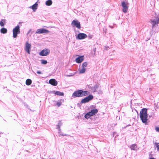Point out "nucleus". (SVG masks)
I'll return each instance as SVG.
<instances>
[{"instance_id":"obj_1","label":"nucleus","mask_w":159,"mask_h":159,"mask_svg":"<svg viewBox=\"0 0 159 159\" xmlns=\"http://www.w3.org/2000/svg\"><path fill=\"white\" fill-rule=\"evenodd\" d=\"M139 116L142 122L145 124H147L148 117L147 109L143 108L141 110Z\"/></svg>"},{"instance_id":"obj_2","label":"nucleus","mask_w":159,"mask_h":159,"mask_svg":"<svg viewBox=\"0 0 159 159\" xmlns=\"http://www.w3.org/2000/svg\"><path fill=\"white\" fill-rule=\"evenodd\" d=\"M90 93V92L87 91H84L82 90H79L73 93L72 97L73 98L83 97L87 96Z\"/></svg>"},{"instance_id":"obj_3","label":"nucleus","mask_w":159,"mask_h":159,"mask_svg":"<svg viewBox=\"0 0 159 159\" xmlns=\"http://www.w3.org/2000/svg\"><path fill=\"white\" fill-rule=\"evenodd\" d=\"M20 27L19 25H17L13 29V37L14 38H16L17 35L20 34Z\"/></svg>"},{"instance_id":"obj_4","label":"nucleus","mask_w":159,"mask_h":159,"mask_svg":"<svg viewBox=\"0 0 159 159\" xmlns=\"http://www.w3.org/2000/svg\"><path fill=\"white\" fill-rule=\"evenodd\" d=\"M93 96L92 95H89L88 96L82 99L81 102L82 103H84L88 102L90 101L93 99Z\"/></svg>"},{"instance_id":"obj_5","label":"nucleus","mask_w":159,"mask_h":159,"mask_svg":"<svg viewBox=\"0 0 159 159\" xmlns=\"http://www.w3.org/2000/svg\"><path fill=\"white\" fill-rule=\"evenodd\" d=\"M50 50L48 49H44L39 53V55L41 56H45L48 55L50 53Z\"/></svg>"},{"instance_id":"obj_6","label":"nucleus","mask_w":159,"mask_h":159,"mask_svg":"<svg viewBox=\"0 0 159 159\" xmlns=\"http://www.w3.org/2000/svg\"><path fill=\"white\" fill-rule=\"evenodd\" d=\"M31 48V45L30 43H29L28 41H26L25 43V51L29 54L30 53V49Z\"/></svg>"},{"instance_id":"obj_7","label":"nucleus","mask_w":159,"mask_h":159,"mask_svg":"<svg viewBox=\"0 0 159 159\" xmlns=\"http://www.w3.org/2000/svg\"><path fill=\"white\" fill-rule=\"evenodd\" d=\"M121 5L123 8L122 9L123 12L126 13L128 8V3L123 1L122 2Z\"/></svg>"},{"instance_id":"obj_8","label":"nucleus","mask_w":159,"mask_h":159,"mask_svg":"<svg viewBox=\"0 0 159 159\" xmlns=\"http://www.w3.org/2000/svg\"><path fill=\"white\" fill-rule=\"evenodd\" d=\"M87 35L84 33H80L76 36V38L77 39H83L87 38Z\"/></svg>"},{"instance_id":"obj_9","label":"nucleus","mask_w":159,"mask_h":159,"mask_svg":"<svg viewBox=\"0 0 159 159\" xmlns=\"http://www.w3.org/2000/svg\"><path fill=\"white\" fill-rule=\"evenodd\" d=\"M49 32V31L44 29H38L37 30L35 33L36 34H46L48 33Z\"/></svg>"},{"instance_id":"obj_10","label":"nucleus","mask_w":159,"mask_h":159,"mask_svg":"<svg viewBox=\"0 0 159 159\" xmlns=\"http://www.w3.org/2000/svg\"><path fill=\"white\" fill-rule=\"evenodd\" d=\"M71 24L74 25L78 29H80L81 27L80 22L77 20H74L72 21Z\"/></svg>"},{"instance_id":"obj_11","label":"nucleus","mask_w":159,"mask_h":159,"mask_svg":"<svg viewBox=\"0 0 159 159\" xmlns=\"http://www.w3.org/2000/svg\"><path fill=\"white\" fill-rule=\"evenodd\" d=\"M84 59V57L83 56H80L75 59V61L77 63L81 62Z\"/></svg>"},{"instance_id":"obj_12","label":"nucleus","mask_w":159,"mask_h":159,"mask_svg":"<svg viewBox=\"0 0 159 159\" xmlns=\"http://www.w3.org/2000/svg\"><path fill=\"white\" fill-rule=\"evenodd\" d=\"M38 7V5L37 2H36L33 5L29 7V8L32 9L33 11H34L37 9Z\"/></svg>"},{"instance_id":"obj_13","label":"nucleus","mask_w":159,"mask_h":159,"mask_svg":"<svg viewBox=\"0 0 159 159\" xmlns=\"http://www.w3.org/2000/svg\"><path fill=\"white\" fill-rule=\"evenodd\" d=\"M49 83L53 86H56L57 84V81L55 79H51L49 80Z\"/></svg>"},{"instance_id":"obj_14","label":"nucleus","mask_w":159,"mask_h":159,"mask_svg":"<svg viewBox=\"0 0 159 159\" xmlns=\"http://www.w3.org/2000/svg\"><path fill=\"white\" fill-rule=\"evenodd\" d=\"M62 125V123L61 121H60L58 123L57 125V129L58 130V133L59 134L61 131V129H60V127Z\"/></svg>"},{"instance_id":"obj_15","label":"nucleus","mask_w":159,"mask_h":159,"mask_svg":"<svg viewBox=\"0 0 159 159\" xmlns=\"http://www.w3.org/2000/svg\"><path fill=\"white\" fill-rule=\"evenodd\" d=\"M137 145L136 144H134L130 146V148L132 150H136L137 149Z\"/></svg>"},{"instance_id":"obj_16","label":"nucleus","mask_w":159,"mask_h":159,"mask_svg":"<svg viewBox=\"0 0 159 159\" xmlns=\"http://www.w3.org/2000/svg\"><path fill=\"white\" fill-rule=\"evenodd\" d=\"M52 92L53 93H54L55 95H57L59 96H63L64 94L63 92H61L60 91H53Z\"/></svg>"},{"instance_id":"obj_17","label":"nucleus","mask_w":159,"mask_h":159,"mask_svg":"<svg viewBox=\"0 0 159 159\" xmlns=\"http://www.w3.org/2000/svg\"><path fill=\"white\" fill-rule=\"evenodd\" d=\"M52 1L51 0H48L46 1L45 4L47 6H50L52 4Z\"/></svg>"},{"instance_id":"obj_18","label":"nucleus","mask_w":159,"mask_h":159,"mask_svg":"<svg viewBox=\"0 0 159 159\" xmlns=\"http://www.w3.org/2000/svg\"><path fill=\"white\" fill-rule=\"evenodd\" d=\"M7 30L4 28H2L0 30L1 33L3 34L7 33Z\"/></svg>"},{"instance_id":"obj_19","label":"nucleus","mask_w":159,"mask_h":159,"mask_svg":"<svg viewBox=\"0 0 159 159\" xmlns=\"http://www.w3.org/2000/svg\"><path fill=\"white\" fill-rule=\"evenodd\" d=\"M32 83V80L30 79H27L25 82V84L27 85H30Z\"/></svg>"},{"instance_id":"obj_20","label":"nucleus","mask_w":159,"mask_h":159,"mask_svg":"<svg viewBox=\"0 0 159 159\" xmlns=\"http://www.w3.org/2000/svg\"><path fill=\"white\" fill-rule=\"evenodd\" d=\"M79 73L80 74H83L84 73L86 70V68L82 67L81 69H79Z\"/></svg>"},{"instance_id":"obj_21","label":"nucleus","mask_w":159,"mask_h":159,"mask_svg":"<svg viewBox=\"0 0 159 159\" xmlns=\"http://www.w3.org/2000/svg\"><path fill=\"white\" fill-rule=\"evenodd\" d=\"M5 20L4 19L2 20L0 22V25L1 26H4V23L5 22Z\"/></svg>"},{"instance_id":"obj_22","label":"nucleus","mask_w":159,"mask_h":159,"mask_svg":"<svg viewBox=\"0 0 159 159\" xmlns=\"http://www.w3.org/2000/svg\"><path fill=\"white\" fill-rule=\"evenodd\" d=\"M91 111L93 115H95V114H96L98 112V110L96 109L92 110Z\"/></svg>"},{"instance_id":"obj_23","label":"nucleus","mask_w":159,"mask_h":159,"mask_svg":"<svg viewBox=\"0 0 159 159\" xmlns=\"http://www.w3.org/2000/svg\"><path fill=\"white\" fill-rule=\"evenodd\" d=\"M88 64L87 62H84L82 64V67L83 68H86V67L87 66Z\"/></svg>"},{"instance_id":"obj_24","label":"nucleus","mask_w":159,"mask_h":159,"mask_svg":"<svg viewBox=\"0 0 159 159\" xmlns=\"http://www.w3.org/2000/svg\"><path fill=\"white\" fill-rule=\"evenodd\" d=\"M76 73V72L70 73L69 75H66V76L67 77H70L74 76Z\"/></svg>"},{"instance_id":"obj_25","label":"nucleus","mask_w":159,"mask_h":159,"mask_svg":"<svg viewBox=\"0 0 159 159\" xmlns=\"http://www.w3.org/2000/svg\"><path fill=\"white\" fill-rule=\"evenodd\" d=\"M41 64H46L47 63V61L46 60H41Z\"/></svg>"},{"instance_id":"obj_26","label":"nucleus","mask_w":159,"mask_h":159,"mask_svg":"<svg viewBox=\"0 0 159 159\" xmlns=\"http://www.w3.org/2000/svg\"><path fill=\"white\" fill-rule=\"evenodd\" d=\"M99 86L98 85H95L94 86V89H94V92H95V91H98L97 90H98V89L99 88Z\"/></svg>"},{"instance_id":"obj_27","label":"nucleus","mask_w":159,"mask_h":159,"mask_svg":"<svg viewBox=\"0 0 159 159\" xmlns=\"http://www.w3.org/2000/svg\"><path fill=\"white\" fill-rule=\"evenodd\" d=\"M155 146L158 151H159V143H155Z\"/></svg>"},{"instance_id":"obj_28","label":"nucleus","mask_w":159,"mask_h":159,"mask_svg":"<svg viewBox=\"0 0 159 159\" xmlns=\"http://www.w3.org/2000/svg\"><path fill=\"white\" fill-rule=\"evenodd\" d=\"M90 116H89V115L88 113L84 116V117L87 119H89V118H90Z\"/></svg>"},{"instance_id":"obj_29","label":"nucleus","mask_w":159,"mask_h":159,"mask_svg":"<svg viewBox=\"0 0 159 159\" xmlns=\"http://www.w3.org/2000/svg\"><path fill=\"white\" fill-rule=\"evenodd\" d=\"M61 104V102H58L57 103V105L58 107H60Z\"/></svg>"},{"instance_id":"obj_30","label":"nucleus","mask_w":159,"mask_h":159,"mask_svg":"<svg viewBox=\"0 0 159 159\" xmlns=\"http://www.w3.org/2000/svg\"><path fill=\"white\" fill-rule=\"evenodd\" d=\"M88 113L89 114V116H92L93 115H94L91 112V111L88 112Z\"/></svg>"},{"instance_id":"obj_31","label":"nucleus","mask_w":159,"mask_h":159,"mask_svg":"<svg viewBox=\"0 0 159 159\" xmlns=\"http://www.w3.org/2000/svg\"><path fill=\"white\" fill-rule=\"evenodd\" d=\"M155 130L159 132V127H156L155 128Z\"/></svg>"},{"instance_id":"obj_32","label":"nucleus","mask_w":159,"mask_h":159,"mask_svg":"<svg viewBox=\"0 0 159 159\" xmlns=\"http://www.w3.org/2000/svg\"><path fill=\"white\" fill-rule=\"evenodd\" d=\"M37 74H42L41 72L40 71H38L37 72Z\"/></svg>"},{"instance_id":"obj_33","label":"nucleus","mask_w":159,"mask_h":159,"mask_svg":"<svg viewBox=\"0 0 159 159\" xmlns=\"http://www.w3.org/2000/svg\"><path fill=\"white\" fill-rule=\"evenodd\" d=\"M65 135H66V134H65V135H64V134H59V136H65Z\"/></svg>"},{"instance_id":"obj_34","label":"nucleus","mask_w":159,"mask_h":159,"mask_svg":"<svg viewBox=\"0 0 159 159\" xmlns=\"http://www.w3.org/2000/svg\"><path fill=\"white\" fill-rule=\"evenodd\" d=\"M98 93H102V91L101 90H99V92H98Z\"/></svg>"},{"instance_id":"obj_35","label":"nucleus","mask_w":159,"mask_h":159,"mask_svg":"<svg viewBox=\"0 0 159 159\" xmlns=\"http://www.w3.org/2000/svg\"><path fill=\"white\" fill-rule=\"evenodd\" d=\"M31 29H30L28 32V34H29L31 32Z\"/></svg>"},{"instance_id":"obj_36","label":"nucleus","mask_w":159,"mask_h":159,"mask_svg":"<svg viewBox=\"0 0 159 159\" xmlns=\"http://www.w3.org/2000/svg\"><path fill=\"white\" fill-rule=\"evenodd\" d=\"M149 159H156L154 158H150Z\"/></svg>"},{"instance_id":"obj_37","label":"nucleus","mask_w":159,"mask_h":159,"mask_svg":"<svg viewBox=\"0 0 159 159\" xmlns=\"http://www.w3.org/2000/svg\"><path fill=\"white\" fill-rule=\"evenodd\" d=\"M95 50H96V48H95V49L94 50V52H95Z\"/></svg>"}]
</instances>
